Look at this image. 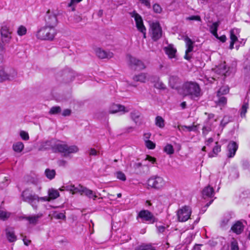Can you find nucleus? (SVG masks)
<instances>
[{
    "label": "nucleus",
    "mask_w": 250,
    "mask_h": 250,
    "mask_svg": "<svg viewBox=\"0 0 250 250\" xmlns=\"http://www.w3.org/2000/svg\"><path fill=\"white\" fill-rule=\"evenodd\" d=\"M129 65L134 68L135 70H143L146 68V66L143 62L136 58L133 57L130 55H127Z\"/></svg>",
    "instance_id": "obj_11"
},
{
    "label": "nucleus",
    "mask_w": 250,
    "mask_h": 250,
    "mask_svg": "<svg viewBox=\"0 0 250 250\" xmlns=\"http://www.w3.org/2000/svg\"><path fill=\"white\" fill-rule=\"evenodd\" d=\"M10 215V212L0 209V220L5 221L9 218Z\"/></svg>",
    "instance_id": "obj_37"
},
{
    "label": "nucleus",
    "mask_w": 250,
    "mask_h": 250,
    "mask_svg": "<svg viewBox=\"0 0 250 250\" xmlns=\"http://www.w3.org/2000/svg\"><path fill=\"white\" fill-rule=\"evenodd\" d=\"M96 55L100 59H109L113 57V54L112 52L105 51L101 48H97L96 51Z\"/></svg>",
    "instance_id": "obj_19"
},
{
    "label": "nucleus",
    "mask_w": 250,
    "mask_h": 250,
    "mask_svg": "<svg viewBox=\"0 0 250 250\" xmlns=\"http://www.w3.org/2000/svg\"><path fill=\"white\" fill-rule=\"evenodd\" d=\"M20 136L21 138L24 140H28L29 138L28 133L24 131H21Z\"/></svg>",
    "instance_id": "obj_56"
},
{
    "label": "nucleus",
    "mask_w": 250,
    "mask_h": 250,
    "mask_svg": "<svg viewBox=\"0 0 250 250\" xmlns=\"http://www.w3.org/2000/svg\"><path fill=\"white\" fill-rule=\"evenodd\" d=\"M42 189L41 186H34V187L28 188L23 191L21 194L22 200L30 204L35 209H37L38 205L37 202L41 201V197L35 193L36 191L39 193H40Z\"/></svg>",
    "instance_id": "obj_1"
},
{
    "label": "nucleus",
    "mask_w": 250,
    "mask_h": 250,
    "mask_svg": "<svg viewBox=\"0 0 250 250\" xmlns=\"http://www.w3.org/2000/svg\"><path fill=\"white\" fill-rule=\"evenodd\" d=\"M154 86L156 88L160 89H164L166 88V85L160 81H158L155 83Z\"/></svg>",
    "instance_id": "obj_50"
},
{
    "label": "nucleus",
    "mask_w": 250,
    "mask_h": 250,
    "mask_svg": "<svg viewBox=\"0 0 250 250\" xmlns=\"http://www.w3.org/2000/svg\"><path fill=\"white\" fill-rule=\"evenodd\" d=\"M140 2L148 8H150V0H139Z\"/></svg>",
    "instance_id": "obj_55"
},
{
    "label": "nucleus",
    "mask_w": 250,
    "mask_h": 250,
    "mask_svg": "<svg viewBox=\"0 0 250 250\" xmlns=\"http://www.w3.org/2000/svg\"><path fill=\"white\" fill-rule=\"evenodd\" d=\"M227 101V98L226 97L223 96V97H220L219 98L218 101L217 102H216V103L219 105L223 106L226 104Z\"/></svg>",
    "instance_id": "obj_49"
},
{
    "label": "nucleus",
    "mask_w": 250,
    "mask_h": 250,
    "mask_svg": "<svg viewBox=\"0 0 250 250\" xmlns=\"http://www.w3.org/2000/svg\"><path fill=\"white\" fill-rule=\"evenodd\" d=\"M164 151L167 154L171 155L174 153V150L173 146L170 144H167L164 148Z\"/></svg>",
    "instance_id": "obj_39"
},
{
    "label": "nucleus",
    "mask_w": 250,
    "mask_h": 250,
    "mask_svg": "<svg viewBox=\"0 0 250 250\" xmlns=\"http://www.w3.org/2000/svg\"><path fill=\"white\" fill-rule=\"evenodd\" d=\"M211 130L210 125H204L202 128V133L204 136H206Z\"/></svg>",
    "instance_id": "obj_48"
},
{
    "label": "nucleus",
    "mask_w": 250,
    "mask_h": 250,
    "mask_svg": "<svg viewBox=\"0 0 250 250\" xmlns=\"http://www.w3.org/2000/svg\"><path fill=\"white\" fill-rule=\"evenodd\" d=\"M228 118L225 116L221 122L220 125L224 127L229 122Z\"/></svg>",
    "instance_id": "obj_58"
},
{
    "label": "nucleus",
    "mask_w": 250,
    "mask_h": 250,
    "mask_svg": "<svg viewBox=\"0 0 250 250\" xmlns=\"http://www.w3.org/2000/svg\"><path fill=\"white\" fill-rule=\"evenodd\" d=\"M98 151L94 148H91L89 152L90 156H96L98 155Z\"/></svg>",
    "instance_id": "obj_62"
},
{
    "label": "nucleus",
    "mask_w": 250,
    "mask_h": 250,
    "mask_svg": "<svg viewBox=\"0 0 250 250\" xmlns=\"http://www.w3.org/2000/svg\"><path fill=\"white\" fill-rule=\"evenodd\" d=\"M84 187L79 185L78 187H75L74 186L72 194H75L77 193H80L81 195H83V190Z\"/></svg>",
    "instance_id": "obj_42"
},
{
    "label": "nucleus",
    "mask_w": 250,
    "mask_h": 250,
    "mask_svg": "<svg viewBox=\"0 0 250 250\" xmlns=\"http://www.w3.org/2000/svg\"><path fill=\"white\" fill-rule=\"evenodd\" d=\"M155 124L159 128H163L165 126V122L161 116H157L155 118Z\"/></svg>",
    "instance_id": "obj_31"
},
{
    "label": "nucleus",
    "mask_w": 250,
    "mask_h": 250,
    "mask_svg": "<svg viewBox=\"0 0 250 250\" xmlns=\"http://www.w3.org/2000/svg\"><path fill=\"white\" fill-rule=\"evenodd\" d=\"M248 102V99H246L242 105L241 108L240 109V115L242 117H245L246 113H247V109L249 108Z\"/></svg>",
    "instance_id": "obj_29"
},
{
    "label": "nucleus",
    "mask_w": 250,
    "mask_h": 250,
    "mask_svg": "<svg viewBox=\"0 0 250 250\" xmlns=\"http://www.w3.org/2000/svg\"><path fill=\"white\" fill-rule=\"evenodd\" d=\"M186 20L188 21H201V17L198 15H193L188 17L186 18Z\"/></svg>",
    "instance_id": "obj_54"
},
{
    "label": "nucleus",
    "mask_w": 250,
    "mask_h": 250,
    "mask_svg": "<svg viewBox=\"0 0 250 250\" xmlns=\"http://www.w3.org/2000/svg\"><path fill=\"white\" fill-rule=\"evenodd\" d=\"M183 93L186 96H189L190 98L195 99L201 96V89L199 84L193 82H187L182 86Z\"/></svg>",
    "instance_id": "obj_2"
},
{
    "label": "nucleus",
    "mask_w": 250,
    "mask_h": 250,
    "mask_svg": "<svg viewBox=\"0 0 250 250\" xmlns=\"http://www.w3.org/2000/svg\"><path fill=\"white\" fill-rule=\"evenodd\" d=\"M78 150L79 148L76 146H69L61 143H55L53 147V152L62 153L64 156H68L71 153H76Z\"/></svg>",
    "instance_id": "obj_4"
},
{
    "label": "nucleus",
    "mask_w": 250,
    "mask_h": 250,
    "mask_svg": "<svg viewBox=\"0 0 250 250\" xmlns=\"http://www.w3.org/2000/svg\"><path fill=\"white\" fill-rule=\"evenodd\" d=\"M27 32V30L25 27L24 26L21 25L20 26L17 30V33L20 36H23L26 34Z\"/></svg>",
    "instance_id": "obj_46"
},
{
    "label": "nucleus",
    "mask_w": 250,
    "mask_h": 250,
    "mask_svg": "<svg viewBox=\"0 0 250 250\" xmlns=\"http://www.w3.org/2000/svg\"><path fill=\"white\" fill-rule=\"evenodd\" d=\"M147 184L148 186L152 188L160 189L164 187L165 181L161 177L153 176L148 180Z\"/></svg>",
    "instance_id": "obj_8"
},
{
    "label": "nucleus",
    "mask_w": 250,
    "mask_h": 250,
    "mask_svg": "<svg viewBox=\"0 0 250 250\" xmlns=\"http://www.w3.org/2000/svg\"><path fill=\"white\" fill-rule=\"evenodd\" d=\"M131 17H133L136 22V27L138 30L144 34V38H146V28H145L142 17L136 12L133 11L130 13Z\"/></svg>",
    "instance_id": "obj_10"
},
{
    "label": "nucleus",
    "mask_w": 250,
    "mask_h": 250,
    "mask_svg": "<svg viewBox=\"0 0 250 250\" xmlns=\"http://www.w3.org/2000/svg\"><path fill=\"white\" fill-rule=\"evenodd\" d=\"M229 91V89L228 88H225L224 87L220 88V89L218 91L217 95L219 96L220 94H227Z\"/></svg>",
    "instance_id": "obj_57"
},
{
    "label": "nucleus",
    "mask_w": 250,
    "mask_h": 250,
    "mask_svg": "<svg viewBox=\"0 0 250 250\" xmlns=\"http://www.w3.org/2000/svg\"><path fill=\"white\" fill-rule=\"evenodd\" d=\"M185 41L186 43L187 49L186 51V54L185 55L184 58L187 60H189L191 58V57L188 55V53L191 52L193 50V42L188 37H187L185 38Z\"/></svg>",
    "instance_id": "obj_17"
},
{
    "label": "nucleus",
    "mask_w": 250,
    "mask_h": 250,
    "mask_svg": "<svg viewBox=\"0 0 250 250\" xmlns=\"http://www.w3.org/2000/svg\"><path fill=\"white\" fill-rule=\"evenodd\" d=\"M53 217L57 219H62L64 220L65 219V215L64 212H58L57 211H54L53 213Z\"/></svg>",
    "instance_id": "obj_40"
},
{
    "label": "nucleus",
    "mask_w": 250,
    "mask_h": 250,
    "mask_svg": "<svg viewBox=\"0 0 250 250\" xmlns=\"http://www.w3.org/2000/svg\"><path fill=\"white\" fill-rule=\"evenodd\" d=\"M217 39L219 40L220 42H225L227 40V37L225 35H222L220 37H219L218 35V38H216Z\"/></svg>",
    "instance_id": "obj_64"
},
{
    "label": "nucleus",
    "mask_w": 250,
    "mask_h": 250,
    "mask_svg": "<svg viewBox=\"0 0 250 250\" xmlns=\"http://www.w3.org/2000/svg\"><path fill=\"white\" fill-rule=\"evenodd\" d=\"M84 194L89 198H92L93 200H95L97 196L95 195L93 191L85 187H84L83 191V195Z\"/></svg>",
    "instance_id": "obj_30"
},
{
    "label": "nucleus",
    "mask_w": 250,
    "mask_h": 250,
    "mask_svg": "<svg viewBox=\"0 0 250 250\" xmlns=\"http://www.w3.org/2000/svg\"><path fill=\"white\" fill-rule=\"evenodd\" d=\"M205 114L208 115V122H210L211 121V120H213V121L215 122L216 121V119H214V117H215V115L214 114H212V113H208V114L207 113H205Z\"/></svg>",
    "instance_id": "obj_60"
},
{
    "label": "nucleus",
    "mask_w": 250,
    "mask_h": 250,
    "mask_svg": "<svg viewBox=\"0 0 250 250\" xmlns=\"http://www.w3.org/2000/svg\"><path fill=\"white\" fill-rule=\"evenodd\" d=\"M83 0H70V2L68 4V7L70 8L72 11L75 10V5L82 1Z\"/></svg>",
    "instance_id": "obj_41"
},
{
    "label": "nucleus",
    "mask_w": 250,
    "mask_h": 250,
    "mask_svg": "<svg viewBox=\"0 0 250 250\" xmlns=\"http://www.w3.org/2000/svg\"><path fill=\"white\" fill-rule=\"evenodd\" d=\"M140 116V113L138 111H133L130 113L131 118L136 124L138 123Z\"/></svg>",
    "instance_id": "obj_38"
},
{
    "label": "nucleus",
    "mask_w": 250,
    "mask_h": 250,
    "mask_svg": "<svg viewBox=\"0 0 250 250\" xmlns=\"http://www.w3.org/2000/svg\"><path fill=\"white\" fill-rule=\"evenodd\" d=\"M145 145L147 148L153 149L155 147V144L150 140H146L145 142Z\"/></svg>",
    "instance_id": "obj_51"
},
{
    "label": "nucleus",
    "mask_w": 250,
    "mask_h": 250,
    "mask_svg": "<svg viewBox=\"0 0 250 250\" xmlns=\"http://www.w3.org/2000/svg\"><path fill=\"white\" fill-rule=\"evenodd\" d=\"M71 113V110L69 109H64L62 113V115L64 117L68 116Z\"/></svg>",
    "instance_id": "obj_61"
},
{
    "label": "nucleus",
    "mask_w": 250,
    "mask_h": 250,
    "mask_svg": "<svg viewBox=\"0 0 250 250\" xmlns=\"http://www.w3.org/2000/svg\"><path fill=\"white\" fill-rule=\"evenodd\" d=\"M135 250H155V249L151 245L142 244L136 248Z\"/></svg>",
    "instance_id": "obj_35"
},
{
    "label": "nucleus",
    "mask_w": 250,
    "mask_h": 250,
    "mask_svg": "<svg viewBox=\"0 0 250 250\" xmlns=\"http://www.w3.org/2000/svg\"><path fill=\"white\" fill-rule=\"evenodd\" d=\"M74 186V185L72 184H67L65 186H63L62 188H60V190L61 191L67 190L72 192L73 191Z\"/></svg>",
    "instance_id": "obj_47"
},
{
    "label": "nucleus",
    "mask_w": 250,
    "mask_h": 250,
    "mask_svg": "<svg viewBox=\"0 0 250 250\" xmlns=\"http://www.w3.org/2000/svg\"><path fill=\"white\" fill-rule=\"evenodd\" d=\"M48 196L41 197V201L45 202L56 199L60 196V193L57 190L51 188L49 189L48 191Z\"/></svg>",
    "instance_id": "obj_14"
},
{
    "label": "nucleus",
    "mask_w": 250,
    "mask_h": 250,
    "mask_svg": "<svg viewBox=\"0 0 250 250\" xmlns=\"http://www.w3.org/2000/svg\"><path fill=\"white\" fill-rule=\"evenodd\" d=\"M231 218V215L229 213L225 214L223 217L221 222V226L222 227H225L229 223V221Z\"/></svg>",
    "instance_id": "obj_34"
},
{
    "label": "nucleus",
    "mask_w": 250,
    "mask_h": 250,
    "mask_svg": "<svg viewBox=\"0 0 250 250\" xmlns=\"http://www.w3.org/2000/svg\"><path fill=\"white\" fill-rule=\"evenodd\" d=\"M191 208L187 206H185L178 210L177 215L179 221L184 222L190 218L191 214Z\"/></svg>",
    "instance_id": "obj_5"
},
{
    "label": "nucleus",
    "mask_w": 250,
    "mask_h": 250,
    "mask_svg": "<svg viewBox=\"0 0 250 250\" xmlns=\"http://www.w3.org/2000/svg\"><path fill=\"white\" fill-rule=\"evenodd\" d=\"M57 34L56 28H51L46 25L41 27L36 33V37L42 41H53Z\"/></svg>",
    "instance_id": "obj_3"
},
{
    "label": "nucleus",
    "mask_w": 250,
    "mask_h": 250,
    "mask_svg": "<svg viewBox=\"0 0 250 250\" xmlns=\"http://www.w3.org/2000/svg\"><path fill=\"white\" fill-rule=\"evenodd\" d=\"M133 79L135 82L145 83L147 79V74L144 73H141L138 75H135Z\"/></svg>",
    "instance_id": "obj_26"
},
{
    "label": "nucleus",
    "mask_w": 250,
    "mask_h": 250,
    "mask_svg": "<svg viewBox=\"0 0 250 250\" xmlns=\"http://www.w3.org/2000/svg\"><path fill=\"white\" fill-rule=\"evenodd\" d=\"M13 78V76H11L7 74L3 69H1L0 70V81L11 80Z\"/></svg>",
    "instance_id": "obj_32"
},
{
    "label": "nucleus",
    "mask_w": 250,
    "mask_h": 250,
    "mask_svg": "<svg viewBox=\"0 0 250 250\" xmlns=\"http://www.w3.org/2000/svg\"><path fill=\"white\" fill-rule=\"evenodd\" d=\"M230 250H239V247L238 242L236 240L233 238L230 243Z\"/></svg>",
    "instance_id": "obj_45"
},
{
    "label": "nucleus",
    "mask_w": 250,
    "mask_h": 250,
    "mask_svg": "<svg viewBox=\"0 0 250 250\" xmlns=\"http://www.w3.org/2000/svg\"><path fill=\"white\" fill-rule=\"evenodd\" d=\"M166 54L170 58H174L176 52V49L173 47V45L169 44L165 48Z\"/></svg>",
    "instance_id": "obj_24"
},
{
    "label": "nucleus",
    "mask_w": 250,
    "mask_h": 250,
    "mask_svg": "<svg viewBox=\"0 0 250 250\" xmlns=\"http://www.w3.org/2000/svg\"><path fill=\"white\" fill-rule=\"evenodd\" d=\"M117 178L123 181L126 180V176L125 174L122 171H118L116 173Z\"/></svg>",
    "instance_id": "obj_53"
},
{
    "label": "nucleus",
    "mask_w": 250,
    "mask_h": 250,
    "mask_svg": "<svg viewBox=\"0 0 250 250\" xmlns=\"http://www.w3.org/2000/svg\"><path fill=\"white\" fill-rule=\"evenodd\" d=\"M151 38L154 41H158L162 35V28L158 22H153L151 25Z\"/></svg>",
    "instance_id": "obj_12"
},
{
    "label": "nucleus",
    "mask_w": 250,
    "mask_h": 250,
    "mask_svg": "<svg viewBox=\"0 0 250 250\" xmlns=\"http://www.w3.org/2000/svg\"><path fill=\"white\" fill-rule=\"evenodd\" d=\"M238 146L235 142H230L228 145L227 156L228 158H232L234 156L235 153L238 149Z\"/></svg>",
    "instance_id": "obj_16"
},
{
    "label": "nucleus",
    "mask_w": 250,
    "mask_h": 250,
    "mask_svg": "<svg viewBox=\"0 0 250 250\" xmlns=\"http://www.w3.org/2000/svg\"><path fill=\"white\" fill-rule=\"evenodd\" d=\"M45 174L47 178L52 180L55 177L56 172L54 169H46L45 171Z\"/></svg>",
    "instance_id": "obj_36"
},
{
    "label": "nucleus",
    "mask_w": 250,
    "mask_h": 250,
    "mask_svg": "<svg viewBox=\"0 0 250 250\" xmlns=\"http://www.w3.org/2000/svg\"><path fill=\"white\" fill-rule=\"evenodd\" d=\"M156 227L157 228V231L158 233H163L165 230L166 228L164 226H158L156 225Z\"/></svg>",
    "instance_id": "obj_59"
},
{
    "label": "nucleus",
    "mask_w": 250,
    "mask_h": 250,
    "mask_svg": "<svg viewBox=\"0 0 250 250\" xmlns=\"http://www.w3.org/2000/svg\"><path fill=\"white\" fill-rule=\"evenodd\" d=\"M239 33V30L237 28L232 29L230 31V44L229 48L231 50L233 49L234 47V45L235 44V48L238 50L239 49L240 44L236 35Z\"/></svg>",
    "instance_id": "obj_13"
},
{
    "label": "nucleus",
    "mask_w": 250,
    "mask_h": 250,
    "mask_svg": "<svg viewBox=\"0 0 250 250\" xmlns=\"http://www.w3.org/2000/svg\"><path fill=\"white\" fill-rule=\"evenodd\" d=\"M219 25L218 22H215L209 26V31L215 38H218L217 30Z\"/></svg>",
    "instance_id": "obj_27"
},
{
    "label": "nucleus",
    "mask_w": 250,
    "mask_h": 250,
    "mask_svg": "<svg viewBox=\"0 0 250 250\" xmlns=\"http://www.w3.org/2000/svg\"><path fill=\"white\" fill-rule=\"evenodd\" d=\"M45 21V25L56 28L58 23L57 14L54 11H51L49 10L46 13Z\"/></svg>",
    "instance_id": "obj_6"
},
{
    "label": "nucleus",
    "mask_w": 250,
    "mask_h": 250,
    "mask_svg": "<svg viewBox=\"0 0 250 250\" xmlns=\"http://www.w3.org/2000/svg\"><path fill=\"white\" fill-rule=\"evenodd\" d=\"M5 232L6 238L10 242H15L17 240V237L13 228H7L5 229Z\"/></svg>",
    "instance_id": "obj_20"
},
{
    "label": "nucleus",
    "mask_w": 250,
    "mask_h": 250,
    "mask_svg": "<svg viewBox=\"0 0 250 250\" xmlns=\"http://www.w3.org/2000/svg\"><path fill=\"white\" fill-rule=\"evenodd\" d=\"M61 112V108L59 106H53L51 108L49 113L50 114H57Z\"/></svg>",
    "instance_id": "obj_44"
},
{
    "label": "nucleus",
    "mask_w": 250,
    "mask_h": 250,
    "mask_svg": "<svg viewBox=\"0 0 250 250\" xmlns=\"http://www.w3.org/2000/svg\"><path fill=\"white\" fill-rule=\"evenodd\" d=\"M137 218H140L143 221H146L148 224H153L157 221V219L149 210L143 209L141 210L137 216Z\"/></svg>",
    "instance_id": "obj_9"
},
{
    "label": "nucleus",
    "mask_w": 250,
    "mask_h": 250,
    "mask_svg": "<svg viewBox=\"0 0 250 250\" xmlns=\"http://www.w3.org/2000/svg\"><path fill=\"white\" fill-rule=\"evenodd\" d=\"M123 111L124 113L128 112L129 110L120 104H114L112 105V109L110 110L111 113H115L118 112Z\"/></svg>",
    "instance_id": "obj_23"
},
{
    "label": "nucleus",
    "mask_w": 250,
    "mask_h": 250,
    "mask_svg": "<svg viewBox=\"0 0 250 250\" xmlns=\"http://www.w3.org/2000/svg\"><path fill=\"white\" fill-rule=\"evenodd\" d=\"M11 32L9 31L8 27L6 25H3L1 28V35L3 42L8 43L11 39Z\"/></svg>",
    "instance_id": "obj_15"
},
{
    "label": "nucleus",
    "mask_w": 250,
    "mask_h": 250,
    "mask_svg": "<svg viewBox=\"0 0 250 250\" xmlns=\"http://www.w3.org/2000/svg\"><path fill=\"white\" fill-rule=\"evenodd\" d=\"M178 77L176 76H170L169 77V83L172 88L174 87L175 84L178 82Z\"/></svg>",
    "instance_id": "obj_43"
},
{
    "label": "nucleus",
    "mask_w": 250,
    "mask_h": 250,
    "mask_svg": "<svg viewBox=\"0 0 250 250\" xmlns=\"http://www.w3.org/2000/svg\"><path fill=\"white\" fill-rule=\"evenodd\" d=\"M54 144L55 140L53 139L42 142L40 145L39 149L42 151L47 150L50 148H52L53 149Z\"/></svg>",
    "instance_id": "obj_21"
},
{
    "label": "nucleus",
    "mask_w": 250,
    "mask_h": 250,
    "mask_svg": "<svg viewBox=\"0 0 250 250\" xmlns=\"http://www.w3.org/2000/svg\"><path fill=\"white\" fill-rule=\"evenodd\" d=\"M244 227L241 221H237L232 226L231 230L236 234H240L243 231Z\"/></svg>",
    "instance_id": "obj_18"
},
{
    "label": "nucleus",
    "mask_w": 250,
    "mask_h": 250,
    "mask_svg": "<svg viewBox=\"0 0 250 250\" xmlns=\"http://www.w3.org/2000/svg\"><path fill=\"white\" fill-rule=\"evenodd\" d=\"M220 68L223 69V71L220 72V73L224 74L225 76L233 75L237 70V62L232 61L229 65H227L226 62H224L220 65Z\"/></svg>",
    "instance_id": "obj_7"
},
{
    "label": "nucleus",
    "mask_w": 250,
    "mask_h": 250,
    "mask_svg": "<svg viewBox=\"0 0 250 250\" xmlns=\"http://www.w3.org/2000/svg\"><path fill=\"white\" fill-rule=\"evenodd\" d=\"M42 216V214H37L33 216H25L23 218L28 220L30 224L35 225L37 223L38 220Z\"/></svg>",
    "instance_id": "obj_25"
},
{
    "label": "nucleus",
    "mask_w": 250,
    "mask_h": 250,
    "mask_svg": "<svg viewBox=\"0 0 250 250\" xmlns=\"http://www.w3.org/2000/svg\"><path fill=\"white\" fill-rule=\"evenodd\" d=\"M12 148L15 152L20 153L23 150L24 148V145L21 142H16L13 144Z\"/></svg>",
    "instance_id": "obj_28"
},
{
    "label": "nucleus",
    "mask_w": 250,
    "mask_h": 250,
    "mask_svg": "<svg viewBox=\"0 0 250 250\" xmlns=\"http://www.w3.org/2000/svg\"><path fill=\"white\" fill-rule=\"evenodd\" d=\"M153 9L154 12L156 13H161L162 11V7L157 3H155L153 5Z\"/></svg>",
    "instance_id": "obj_52"
},
{
    "label": "nucleus",
    "mask_w": 250,
    "mask_h": 250,
    "mask_svg": "<svg viewBox=\"0 0 250 250\" xmlns=\"http://www.w3.org/2000/svg\"><path fill=\"white\" fill-rule=\"evenodd\" d=\"M214 191L212 187L210 186L206 187L202 191L203 197L204 199L206 198H211L214 196Z\"/></svg>",
    "instance_id": "obj_22"
},
{
    "label": "nucleus",
    "mask_w": 250,
    "mask_h": 250,
    "mask_svg": "<svg viewBox=\"0 0 250 250\" xmlns=\"http://www.w3.org/2000/svg\"><path fill=\"white\" fill-rule=\"evenodd\" d=\"M145 160H148V161L151 162L152 164H154L156 162L155 158L149 155L146 156Z\"/></svg>",
    "instance_id": "obj_63"
},
{
    "label": "nucleus",
    "mask_w": 250,
    "mask_h": 250,
    "mask_svg": "<svg viewBox=\"0 0 250 250\" xmlns=\"http://www.w3.org/2000/svg\"><path fill=\"white\" fill-rule=\"evenodd\" d=\"M221 151V146L219 145L218 142H216L215 143V146L213 147L212 150V153H210L208 154V156L209 157H213L215 156L214 154L216 155L219 152Z\"/></svg>",
    "instance_id": "obj_33"
}]
</instances>
